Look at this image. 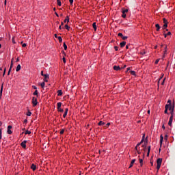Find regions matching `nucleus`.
<instances>
[{
    "label": "nucleus",
    "instance_id": "obj_1",
    "mask_svg": "<svg viewBox=\"0 0 175 175\" xmlns=\"http://www.w3.org/2000/svg\"><path fill=\"white\" fill-rule=\"evenodd\" d=\"M167 103L165 105V108L167 109V110L171 111V113H174V103H173V105H172V100H168Z\"/></svg>",
    "mask_w": 175,
    "mask_h": 175
},
{
    "label": "nucleus",
    "instance_id": "obj_2",
    "mask_svg": "<svg viewBox=\"0 0 175 175\" xmlns=\"http://www.w3.org/2000/svg\"><path fill=\"white\" fill-rule=\"evenodd\" d=\"M157 172L159 171V169H161V165H162V159L161 158H159L157 160Z\"/></svg>",
    "mask_w": 175,
    "mask_h": 175
},
{
    "label": "nucleus",
    "instance_id": "obj_3",
    "mask_svg": "<svg viewBox=\"0 0 175 175\" xmlns=\"http://www.w3.org/2000/svg\"><path fill=\"white\" fill-rule=\"evenodd\" d=\"M31 103L33 105V107H35L36 106H38V97H33Z\"/></svg>",
    "mask_w": 175,
    "mask_h": 175
},
{
    "label": "nucleus",
    "instance_id": "obj_4",
    "mask_svg": "<svg viewBox=\"0 0 175 175\" xmlns=\"http://www.w3.org/2000/svg\"><path fill=\"white\" fill-rule=\"evenodd\" d=\"M170 114H171V116H170V120H169V122H168V125H169L170 126H172V124H173V117H174V113L170 112Z\"/></svg>",
    "mask_w": 175,
    "mask_h": 175
},
{
    "label": "nucleus",
    "instance_id": "obj_5",
    "mask_svg": "<svg viewBox=\"0 0 175 175\" xmlns=\"http://www.w3.org/2000/svg\"><path fill=\"white\" fill-rule=\"evenodd\" d=\"M163 29H166L167 28V24H169V22H167V20L165 18H163Z\"/></svg>",
    "mask_w": 175,
    "mask_h": 175
},
{
    "label": "nucleus",
    "instance_id": "obj_6",
    "mask_svg": "<svg viewBox=\"0 0 175 175\" xmlns=\"http://www.w3.org/2000/svg\"><path fill=\"white\" fill-rule=\"evenodd\" d=\"M12 126L11 125H9V126H8L7 133H8V135H12V133H13V132L12 131Z\"/></svg>",
    "mask_w": 175,
    "mask_h": 175
},
{
    "label": "nucleus",
    "instance_id": "obj_7",
    "mask_svg": "<svg viewBox=\"0 0 175 175\" xmlns=\"http://www.w3.org/2000/svg\"><path fill=\"white\" fill-rule=\"evenodd\" d=\"M21 146H22V148H27V140H25L21 143Z\"/></svg>",
    "mask_w": 175,
    "mask_h": 175
},
{
    "label": "nucleus",
    "instance_id": "obj_8",
    "mask_svg": "<svg viewBox=\"0 0 175 175\" xmlns=\"http://www.w3.org/2000/svg\"><path fill=\"white\" fill-rule=\"evenodd\" d=\"M44 81L45 83H48L49 82V74H44Z\"/></svg>",
    "mask_w": 175,
    "mask_h": 175
},
{
    "label": "nucleus",
    "instance_id": "obj_9",
    "mask_svg": "<svg viewBox=\"0 0 175 175\" xmlns=\"http://www.w3.org/2000/svg\"><path fill=\"white\" fill-rule=\"evenodd\" d=\"M140 144H142V142L138 143L137 144V146H135V150H136L137 154H142V152L140 151V150H137V147H139V146H140Z\"/></svg>",
    "mask_w": 175,
    "mask_h": 175
},
{
    "label": "nucleus",
    "instance_id": "obj_10",
    "mask_svg": "<svg viewBox=\"0 0 175 175\" xmlns=\"http://www.w3.org/2000/svg\"><path fill=\"white\" fill-rule=\"evenodd\" d=\"M68 111H69V109L66 108L64 113L63 114V118H66V116H68Z\"/></svg>",
    "mask_w": 175,
    "mask_h": 175
},
{
    "label": "nucleus",
    "instance_id": "obj_11",
    "mask_svg": "<svg viewBox=\"0 0 175 175\" xmlns=\"http://www.w3.org/2000/svg\"><path fill=\"white\" fill-rule=\"evenodd\" d=\"M135 162H136V159H133L130 163V166L129 167V169H131V167H133V165L135 164Z\"/></svg>",
    "mask_w": 175,
    "mask_h": 175
},
{
    "label": "nucleus",
    "instance_id": "obj_12",
    "mask_svg": "<svg viewBox=\"0 0 175 175\" xmlns=\"http://www.w3.org/2000/svg\"><path fill=\"white\" fill-rule=\"evenodd\" d=\"M31 169L33 170V172H35V170H36V165H35L33 163L31 164Z\"/></svg>",
    "mask_w": 175,
    "mask_h": 175
},
{
    "label": "nucleus",
    "instance_id": "obj_13",
    "mask_svg": "<svg viewBox=\"0 0 175 175\" xmlns=\"http://www.w3.org/2000/svg\"><path fill=\"white\" fill-rule=\"evenodd\" d=\"M33 95H34V96H36V98H38L39 92H38V90H35L34 92L33 93Z\"/></svg>",
    "mask_w": 175,
    "mask_h": 175
},
{
    "label": "nucleus",
    "instance_id": "obj_14",
    "mask_svg": "<svg viewBox=\"0 0 175 175\" xmlns=\"http://www.w3.org/2000/svg\"><path fill=\"white\" fill-rule=\"evenodd\" d=\"M113 70H121V68H120L118 66H114Z\"/></svg>",
    "mask_w": 175,
    "mask_h": 175
},
{
    "label": "nucleus",
    "instance_id": "obj_15",
    "mask_svg": "<svg viewBox=\"0 0 175 175\" xmlns=\"http://www.w3.org/2000/svg\"><path fill=\"white\" fill-rule=\"evenodd\" d=\"M125 44H126V42H125V41L120 42V47L121 48L125 47Z\"/></svg>",
    "mask_w": 175,
    "mask_h": 175
},
{
    "label": "nucleus",
    "instance_id": "obj_16",
    "mask_svg": "<svg viewBox=\"0 0 175 175\" xmlns=\"http://www.w3.org/2000/svg\"><path fill=\"white\" fill-rule=\"evenodd\" d=\"M3 91V84L1 85V90H0V98H2V92Z\"/></svg>",
    "mask_w": 175,
    "mask_h": 175
},
{
    "label": "nucleus",
    "instance_id": "obj_17",
    "mask_svg": "<svg viewBox=\"0 0 175 175\" xmlns=\"http://www.w3.org/2000/svg\"><path fill=\"white\" fill-rule=\"evenodd\" d=\"M21 70V66L20 64H18V65L16 66V72H20Z\"/></svg>",
    "mask_w": 175,
    "mask_h": 175
},
{
    "label": "nucleus",
    "instance_id": "obj_18",
    "mask_svg": "<svg viewBox=\"0 0 175 175\" xmlns=\"http://www.w3.org/2000/svg\"><path fill=\"white\" fill-rule=\"evenodd\" d=\"M129 10L126 8H122V13H128Z\"/></svg>",
    "mask_w": 175,
    "mask_h": 175
},
{
    "label": "nucleus",
    "instance_id": "obj_19",
    "mask_svg": "<svg viewBox=\"0 0 175 175\" xmlns=\"http://www.w3.org/2000/svg\"><path fill=\"white\" fill-rule=\"evenodd\" d=\"M62 90H58L57 91V96H62Z\"/></svg>",
    "mask_w": 175,
    "mask_h": 175
},
{
    "label": "nucleus",
    "instance_id": "obj_20",
    "mask_svg": "<svg viewBox=\"0 0 175 175\" xmlns=\"http://www.w3.org/2000/svg\"><path fill=\"white\" fill-rule=\"evenodd\" d=\"M163 142V135H161L160 136V144L162 146V143Z\"/></svg>",
    "mask_w": 175,
    "mask_h": 175
},
{
    "label": "nucleus",
    "instance_id": "obj_21",
    "mask_svg": "<svg viewBox=\"0 0 175 175\" xmlns=\"http://www.w3.org/2000/svg\"><path fill=\"white\" fill-rule=\"evenodd\" d=\"M64 23H69V16H66Z\"/></svg>",
    "mask_w": 175,
    "mask_h": 175
},
{
    "label": "nucleus",
    "instance_id": "obj_22",
    "mask_svg": "<svg viewBox=\"0 0 175 175\" xmlns=\"http://www.w3.org/2000/svg\"><path fill=\"white\" fill-rule=\"evenodd\" d=\"M155 27H156V31H159V29H161V26H159V24H156L155 25Z\"/></svg>",
    "mask_w": 175,
    "mask_h": 175
},
{
    "label": "nucleus",
    "instance_id": "obj_23",
    "mask_svg": "<svg viewBox=\"0 0 175 175\" xmlns=\"http://www.w3.org/2000/svg\"><path fill=\"white\" fill-rule=\"evenodd\" d=\"M92 27H93L94 31H96V29H97V27H96V23H95V22L93 23Z\"/></svg>",
    "mask_w": 175,
    "mask_h": 175
},
{
    "label": "nucleus",
    "instance_id": "obj_24",
    "mask_svg": "<svg viewBox=\"0 0 175 175\" xmlns=\"http://www.w3.org/2000/svg\"><path fill=\"white\" fill-rule=\"evenodd\" d=\"M57 3L58 6H62V3L61 2V0H57Z\"/></svg>",
    "mask_w": 175,
    "mask_h": 175
},
{
    "label": "nucleus",
    "instance_id": "obj_25",
    "mask_svg": "<svg viewBox=\"0 0 175 175\" xmlns=\"http://www.w3.org/2000/svg\"><path fill=\"white\" fill-rule=\"evenodd\" d=\"M27 117H31V116H32V112L30 111L29 110H28V111L27 113Z\"/></svg>",
    "mask_w": 175,
    "mask_h": 175
},
{
    "label": "nucleus",
    "instance_id": "obj_26",
    "mask_svg": "<svg viewBox=\"0 0 175 175\" xmlns=\"http://www.w3.org/2000/svg\"><path fill=\"white\" fill-rule=\"evenodd\" d=\"M130 73H131V75H132V76L136 77V72H135L134 70H131Z\"/></svg>",
    "mask_w": 175,
    "mask_h": 175
},
{
    "label": "nucleus",
    "instance_id": "obj_27",
    "mask_svg": "<svg viewBox=\"0 0 175 175\" xmlns=\"http://www.w3.org/2000/svg\"><path fill=\"white\" fill-rule=\"evenodd\" d=\"M45 81L41 83L40 85L41 86V88H44V85H46V83H44Z\"/></svg>",
    "mask_w": 175,
    "mask_h": 175
},
{
    "label": "nucleus",
    "instance_id": "obj_28",
    "mask_svg": "<svg viewBox=\"0 0 175 175\" xmlns=\"http://www.w3.org/2000/svg\"><path fill=\"white\" fill-rule=\"evenodd\" d=\"M63 47H64V50H68V46L66 45V44L65 42H64V44H63Z\"/></svg>",
    "mask_w": 175,
    "mask_h": 175
},
{
    "label": "nucleus",
    "instance_id": "obj_29",
    "mask_svg": "<svg viewBox=\"0 0 175 175\" xmlns=\"http://www.w3.org/2000/svg\"><path fill=\"white\" fill-rule=\"evenodd\" d=\"M150 151H151V146H148L147 156L150 155Z\"/></svg>",
    "mask_w": 175,
    "mask_h": 175
},
{
    "label": "nucleus",
    "instance_id": "obj_30",
    "mask_svg": "<svg viewBox=\"0 0 175 175\" xmlns=\"http://www.w3.org/2000/svg\"><path fill=\"white\" fill-rule=\"evenodd\" d=\"M62 106V103H57V109L61 108Z\"/></svg>",
    "mask_w": 175,
    "mask_h": 175
},
{
    "label": "nucleus",
    "instance_id": "obj_31",
    "mask_svg": "<svg viewBox=\"0 0 175 175\" xmlns=\"http://www.w3.org/2000/svg\"><path fill=\"white\" fill-rule=\"evenodd\" d=\"M98 125H99V126L105 125V122H103V121H100V122L98 123Z\"/></svg>",
    "mask_w": 175,
    "mask_h": 175
},
{
    "label": "nucleus",
    "instance_id": "obj_32",
    "mask_svg": "<svg viewBox=\"0 0 175 175\" xmlns=\"http://www.w3.org/2000/svg\"><path fill=\"white\" fill-rule=\"evenodd\" d=\"M57 111H59L60 113H64V109L60 108H57Z\"/></svg>",
    "mask_w": 175,
    "mask_h": 175
},
{
    "label": "nucleus",
    "instance_id": "obj_33",
    "mask_svg": "<svg viewBox=\"0 0 175 175\" xmlns=\"http://www.w3.org/2000/svg\"><path fill=\"white\" fill-rule=\"evenodd\" d=\"M64 28H66L68 31H69V29H70V27H69V25H65Z\"/></svg>",
    "mask_w": 175,
    "mask_h": 175
},
{
    "label": "nucleus",
    "instance_id": "obj_34",
    "mask_svg": "<svg viewBox=\"0 0 175 175\" xmlns=\"http://www.w3.org/2000/svg\"><path fill=\"white\" fill-rule=\"evenodd\" d=\"M59 43H62V38L61 36L57 37Z\"/></svg>",
    "mask_w": 175,
    "mask_h": 175
},
{
    "label": "nucleus",
    "instance_id": "obj_35",
    "mask_svg": "<svg viewBox=\"0 0 175 175\" xmlns=\"http://www.w3.org/2000/svg\"><path fill=\"white\" fill-rule=\"evenodd\" d=\"M62 61L64 64H66V58L65 57V56H63Z\"/></svg>",
    "mask_w": 175,
    "mask_h": 175
},
{
    "label": "nucleus",
    "instance_id": "obj_36",
    "mask_svg": "<svg viewBox=\"0 0 175 175\" xmlns=\"http://www.w3.org/2000/svg\"><path fill=\"white\" fill-rule=\"evenodd\" d=\"M25 135H31V131L27 130V131L25 132Z\"/></svg>",
    "mask_w": 175,
    "mask_h": 175
},
{
    "label": "nucleus",
    "instance_id": "obj_37",
    "mask_svg": "<svg viewBox=\"0 0 175 175\" xmlns=\"http://www.w3.org/2000/svg\"><path fill=\"white\" fill-rule=\"evenodd\" d=\"M139 163H140V166H143V159H139Z\"/></svg>",
    "mask_w": 175,
    "mask_h": 175
},
{
    "label": "nucleus",
    "instance_id": "obj_38",
    "mask_svg": "<svg viewBox=\"0 0 175 175\" xmlns=\"http://www.w3.org/2000/svg\"><path fill=\"white\" fill-rule=\"evenodd\" d=\"M64 133H65V129H62L59 132L60 135H64Z\"/></svg>",
    "mask_w": 175,
    "mask_h": 175
},
{
    "label": "nucleus",
    "instance_id": "obj_39",
    "mask_svg": "<svg viewBox=\"0 0 175 175\" xmlns=\"http://www.w3.org/2000/svg\"><path fill=\"white\" fill-rule=\"evenodd\" d=\"M146 54V51L143 50L142 52H140L141 55H144Z\"/></svg>",
    "mask_w": 175,
    "mask_h": 175
},
{
    "label": "nucleus",
    "instance_id": "obj_40",
    "mask_svg": "<svg viewBox=\"0 0 175 175\" xmlns=\"http://www.w3.org/2000/svg\"><path fill=\"white\" fill-rule=\"evenodd\" d=\"M122 17L123 18H126V13H122Z\"/></svg>",
    "mask_w": 175,
    "mask_h": 175
},
{
    "label": "nucleus",
    "instance_id": "obj_41",
    "mask_svg": "<svg viewBox=\"0 0 175 175\" xmlns=\"http://www.w3.org/2000/svg\"><path fill=\"white\" fill-rule=\"evenodd\" d=\"M166 53H167V46L165 45V51H164V54H166Z\"/></svg>",
    "mask_w": 175,
    "mask_h": 175
},
{
    "label": "nucleus",
    "instance_id": "obj_42",
    "mask_svg": "<svg viewBox=\"0 0 175 175\" xmlns=\"http://www.w3.org/2000/svg\"><path fill=\"white\" fill-rule=\"evenodd\" d=\"M122 39L123 40H126V39H128V36H122Z\"/></svg>",
    "mask_w": 175,
    "mask_h": 175
},
{
    "label": "nucleus",
    "instance_id": "obj_43",
    "mask_svg": "<svg viewBox=\"0 0 175 175\" xmlns=\"http://www.w3.org/2000/svg\"><path fill=\"white\" fill-rule=\"evenodd\" d=\"M143 148H144V151H146V148H147V145L144 144L142 146Z\"/></svg>",
    "mask_w": 175,
    "mask_h": 175
},
{
    "label": "nucleus",
    "instance_id": "obj_44",
    "mask_svg": "<svg viewBox=\"0 0 175 175\" xmlns=\"http://www.w3.org/2000/svg\"><path fill=\"white\" fill-rule=\"evenodd\" d=\"M12 40L13 44H16V40H14V37H12Z\"/></svg>",
    "mask_w": 175,
    "mask_h": 175
},
{
    "label": "nucleus",
    "instance_id": "obj_45",
    "mask_svg": "<svg viewBox=\"0 0 175 175\" xmlns=\"http://www.w3.org/2000/svg\"><path fill=\"white\" fill-rule=\"evenodd\" d=\"M118 36H120V38H122V36H124V35H122V33H118Z\"/></svg>",
    "mask_w": 175,
    "mask_h": 175
},
{
    "label": "nucleus",
    "instance_id": "obj_46",
    "mask_svg": "<svg viewBox=\"0 0 175 175\" xmlns=\"http://www.w3.org/2000/svg\"><path fill=\"white\" fill-rule=\"evenodd\" d=\"M158 62H159V59H156L154 62L155 65H158Z\"/></svg>",
    "mask_w": 175,
    "mask_h": 175
},
{
    "label": "nucleus",
    "instance_id": "obj_47",
    "mask_svg": "<svg viewBox=\"0 0 175 175\" xmlns=\"http://www.w3.org/2000/svg\"><path fill=\"white\" fill-rule=\"evenodd\" d=\"M12 68H13V59H12L11 61V65H10V69H12Z\"/></svg>",
    "mask_w": 175,
    "mask_h": 175
},
{
    "label": "nucleus",
    "instance_id": "obj_48",
    "mask_svg": "<svg viewBox=\"0 0 175 175\" xmlns=\"http://www.w3.org/2000/svg\"><path fill=\"white\" fill-rule=\"evenodd\" d=\"M70 5L72 6L73 5V0H69Z\"/></svg>",
    "mask_w": 175,
    "mask_h": 175
},
{
    "label": "nucleus",
    "instance_id": "obj_49",
    "mask_svg": "<svg viewBox=\"0 0 175 175\" xmlns=\"http://www.w3.org/2000/svg\"><path fill=\"white\" fill-rule=\"evenodd\" d=\"M62 54H64V57H66V53H65V51H62Z\"/></svg>",
    "mask_w": 175,
    "mask_h": 175
},
{
    "label": "nucleus",
    "instance_id": "obj_50",
    "mask_svg": "<svg viewBox=\"0 0 175 175\" xmlns=\"http://www.w3.org/2000/svg\"><path fill=\"white\" fill-rule=\"evenodd\" d=\"M114 50H115V51H118V46H114Z\"/></svg>",
    "mask_w": 175,
    "mask_h": 175
},
{
    "label": "nucleus",
    "instance_id": "obj_51",
    "mask_svg": "<svg viewBox=\"0 0 175 175\" xmlns=\"http://www.w3.org/2000/svg\"><path fill=\"white\" fill-rule=\"evenodd\" d=\"M0 139H2V129L0 130Z\"/></svg>",
    "mask_w": 175,
    "mask_h": 175
},
{
    "label": "nucleus",
    "instance_id": "obj_52",
    "mask_svg": "<svg viewBox=\"0 0 175 175\" xmlns=\"http://www.w3.org/2000/svg\"><path fill=\"white\" fill-rule=\"evenodd\" d=\"M32 88H33V90H38V88L36 85H33Z\"/></svg>",
    "mask_w": 175,
    "mask_h": 175
},
{
    "label": "nucleus",
    "instance_id": "obj_53",
    "mask_svg": "<svg viewBox=\"0 0 175 175\" xmlns=\"http://www.w3.org/2000/svg\"><path fill=\"white\" fill-rule=\"evenodd\" d=\"M170 35H172V32L168 31V32L167 33V36H170Z\"/></svg>",
    "mask_w": 175,
    "mask_h": 175
},
{
    "label": "nucleus",
    "instance_id": "obj_54",
    "mask_svg": "<svg viewBox=\"0 0 175 175\" xmlns=\"http://www.w3.org/2000/svg\"><path fill=\"white\" fill-rule=\"evenodd\" d=\"M167 108L165 107V109L164 111L165 114H167Z\"/></svg>",
    "mask_w": 175,
    "mask_h": 175
},
{
    "label": "nucleus",
    "instance_id": "obj_55",
    "mask_svg": "<svg viewBox=\"0 0 175 175\" xmlns=\"http://www.w3.org/2000/svg\"><path fill=\"white\" fill-rule=\"evenodd\" d=\"M5 73H6V68H4V71H3V77L5 76Z\"/></svg>",
    "mask_w": 175,
    "mask_h": 175
},
{
    "label": "nucleus",
    "instance_id": "obj_56",
    "mask_svg": "<svg viewBox=\"0 0 175 175\" xmlns=\"http://www.w3.org/2000/svg\"><path fill=\"white\" fill-rule=\"evenodd\" d=\"M165 80H166V78L163 79V81L161 83V85H163V84H165Z\"/></svg>",
    "mask_w": 175,
    "mask_h": 175
},
{
    "label": "nucleus",
    "instance_id": "obj_57",
    "mask_svg": "<svg viewBox=\"0 0 175 175\" xmlns=\"http://www.w3.org/2000/svg\"><path fill=\"white\" fill-rule=\"evenodd\" d=\"M22 47H27V44L26 43H23L22 44Z\"/></svg>",
    "mask_w": 175,
    "mask_h": 175
},
{
    "label": "nucleus",
    "instance_id": "obj_58",
    "mask_svg": "<svg viewBox=\"0 0 175 175\" xmlns=\"http://www.w3.org/2000/svg\"><path fill=\"white\" fill-rule=\"evenodd\" d=\"M164 140H167V135H165L164 136Z\"/></svg>",
    "mask_w": 175,
    "mask_h": 175
},
{
    "label": "nucleus",
    "instance_id": "obj_59",
    "mask_svg": "<svg viewBox=\"0 0 175 175\" xmlns=\"http://www.w3.org/2000/svg\"><path fill=\"white\" fill-rule=\"evenodd\" d=\"M129 70H131V67L127 68V70L126 71V73H128Z\"/></svg>",
    "mask_w": 175,
    "mask_h": 175
},
{
    "label": "nucleus",
    "instance_id": "obj_60",
    "mask_svg": "<svg viewBox=\"0 0 175 175\" xmlns=\"http://www.w3.org/2000/svg\"><path fill=\"white\" fill-rule=\"evenodd\" d=\"M19 61H20V57H17L16 60V62H18Z\"/></svg>",
    "mask_w": 175,
    "mask_h": 175
},
{
    "label": "nucleus",
    "instance_id": "obj_61",
    "mask_svg": "<svg viewBox=\"0 0 175 175\" xmlns=\"http://www.w3.org/2000/svg\"><path fill=\"white\" fill-rule=\"evenodd\" d=\"M12 70V68H10L9 71H8V75L9 76V75H10V71Z\"/></svg>",
    "mask_w": 175,
    "mask_h": 175
},
{
    "label": "nucleus",
    "instance_id": "obj_62",
    "mask_svg": "<svg viewBox=\"0 0 175 175\" xmlns=\"http://www.w3.org/2000/svg\"><path fill=\"white\" fill-rule=\"evenodd\" d=\"M163 35H164V38H167V33H163Z\"/></svg>",
    "mask_w": 175,
    "mask_h": 175
},
{
    "label": "nucleus",
    "instance_id": "obj_63",
    "mask_svg": "<svg viewBox=\"0 0 175 175\" xmlns=\"http://www.w3.org/2000/svg\"><path fill=\"white\" fill-rule=\"evenodd\" d=\"M55 16H57V17H59V15L58 14V13H57L56 12H55Z\"/></svg>",
    "mask_w": 175,
    "mask_h": 175
},
{
    "label": "nucleus",
    "instance_id": "obj_64",
    "mask_svg": "<svg viewBox=\"0 0 175 175\" xmlns=\"http://www.w3.org/2000/svg\"><path fill=\"white\" fill-rule=\"evenodd\" d=\"M41 76H44V74L43 73V71H41Z\"/></svg>",
    "mask_w": 175,
    "mask_h": 175
}]
</instances>
